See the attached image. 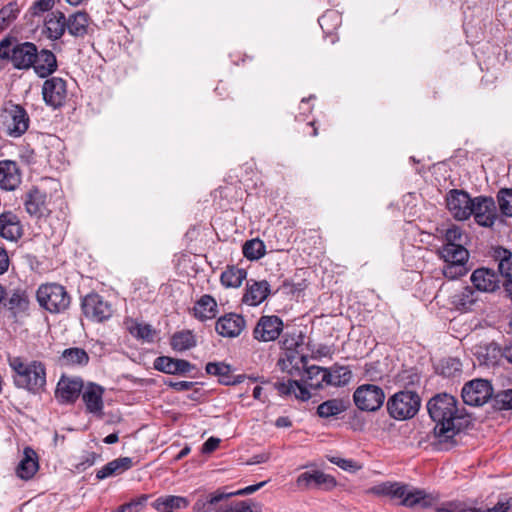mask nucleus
<instances>
[{"instance_id":"1","label":"nucleus","mask_w":512,"mask_h":512,"mask_svg":"<svg viewBox=\"0 0 512 512\" xmlns=\"http://www.w3.org/2000/svg\"><path fill=\"white\" fill-rule=\"evenodd\" d=\"M8 364L12 370L13 383L17 388L37 394L46 385V368L41 361H27L19 356H9Z\"/></svg>"},{"instance_id":"2","label":"nucleus","mask_w":512,"mask_h":512,"mask_svg":"<svg viewBox=\"0 0 512 512\" xmlns=\"http://www.w3.org/2000/svg\"><path fill=\"white\" fill-rule=\"evenodd\" d=\"M37 56V46L31 42H19L16 37L6 36L0 41V59L8 61L18 70L32 67Z\"/></svg>"},{"instance_id":"3","label":"nucleus","mask_w":512,"mask_h":512,"mask_svg":"<svg viewBox=\"0 0 512 512\" xmlns=\"http://www.w3.org/2000/svg\"><path fill=\"white\" fill-rule=\"evenodd\" d=\"M421 398L414 390H401L390 396L386 403L389 416L395 420H408L419 411Z\"/></svg>"},{"instance_id":"4","label":"nucleus","mask_w":512,"mask_h":512,"mask_svg":"<svg viewBox=\"0 0 512 512\" xmlns=\"http://www.w3.org/2000/svg\"><path fill=\"white\" fill-rule=\"evenodd\" d=\"M39 305L51 313L65 311L71 303V297L65 287L58 283L42 284L36 293Z\"/></svg>"},{"instance_id":"5","label":"nucleus","mask_w":512,"mask_h":512,"mask_svg":"<svg viewBox=\"0 0 512 512\" xmlns=\"http://www.w3.org/2000/svg\"><path fill=\"white\" fill-rule=\"evenodd\" d=\"M0 122L8 136L17 138L27 131L30 119L22 106L9 102L0 110Z\"/></svg>"},{"instance_id":"6","label":"nucleus","mask_w":512,"mask_h":512,"mask_svg":"<svg viewBox=\"0 0 512 512\" xmlns=\"http://www.w3.org/2000/svg\"><path fill=\"white\" fill-rule=\"evenodd\" d=\"M431 420L435 423L434 436L440 442L448 441V394L446 392L434 395L427 403Z\"/></svg>"},{"instance_id":"7","label":"nucleus","mask_w":512,"mask_h":512,"mask_svg":"<svg viewBox=\"0 0 512 512\" xmlns=\"http://www.w3.org/2000/svg\"><path fill=\"white\" fill-rule=\"evenodd\" d=\"M353 401L359 410L375 412L382 407L385 401V393L380 386L363 384L354 391Z\"/></svg>"},{"instance_id":"8","label":"nucleus","mask_w":512,"mask_h":512,"mask_svg":"<svg viewBox=\"0 0 512 512\" xmlns=\"http://www.w3.org/2000/svg\"><path fill=\"white\" fill-rule=\"evenodd\" d=\"M461 396L467 405L482 406L492 398L493 387L488 380L473 379L463 386Z\"/></svg>"},{"instance_id":"9","label":"nucleus","mask_w":512,"mask_h":512,"mask_svg":"<svg viewBox=\"0 0 512 512\" xmlns=\"http://www.w3.org/2000/svg\"><path fill=\"white\" fill-rule=\"evenodd\" d=\"M44 102L54 108L62 107L68 97L67 82L61 77H50L42 85Z\"/></svg>"},{"instance_id":"10","label":"nucleus","mask_w":512,"mask_h":512,"mask_svg":"<svg viewBox=\"0 0 512 512\" xmlns=\"http://www.w3.org/2000/svg\"><path fill=\"white\" fill-rule=\"evenodd\" d=\"M471 216L474 217L475 222L482 227H492L497 218V208L495 201L492 197L477 196L473 198V212Z\"/></svg>"},{"instance_id":"11","label":"nucleus","mask_w":512,"mask_h":512,"mask_svg":"<svg viewBox=\"0 0 512 512\" xmlns=\"http://www.w3.org/2000/svg\"><path fill=\"white\" fill-rule=\"evenodd\" d=\"M85 316L97 322L109 319L113 314L111 303L104 300L102 296L91 293L85 296L82 303Z\"/></svg>"},{"instance_id":"12","label":"nucleus","mask_w":512,"mask_h":512,"mask_svg":"<svg viewBox=\"0 0 512 512\" xmlns=\"http://www.w3.org/2000/svg\"><path fill=\"white\" fill-rule=\"evenodd\" d=\"M336 484L337 482L333 476L319 470L303 472L296 479V485L300 490H331Z\"/></svg>"},{"instance_id":"13","label":"nucleus","mask_w":512,"mask_h":512,"mask_svg":"<svg viewBox=\"0 0 512 512\" xmlns=\"http://www.w3.org/2000/svg\"><path fill=\"white\" fill-rule=\"evenodd\" d=\"M472 212L473 198L464 190H450V215L458 221H464L470 218Z\"/></svg>"},{"instance_id":"14","label":"nucleus","mask_w":512,"mask_h":512,"mask_svg":"<svg viewBox=\"0 0 512 512\" xmlns=\"http://www.w3.org/2000/svg\"><path fill=\"white\" fill-rule=\"evenodd\" d=\"M283 329V322L278 316H262L253 331L258 341L269 342L277 339Z\"/></svg>"},{"instance_id":"15","label":"nucleus","mask_w":512,"mask_h":512,"mask_svg":"<svg viewBox=\"0 0 512 512\" xmlns=\"http://www.w3.org/2000/svg\"><path fill=\"white\" fill-rule=\"evenodd\" d=\"M470 269L468 250L461 243H450V279L464 276Z\"/></svg>"},{"instance_id":"16","label":"nucleus","mask_w":512,"mask_h":512,"mask_svg":"<svg viewBox=\"0 0 512 512\" xmlns=\"http://www.w3.org/2000/svg\"><path fill=\"white\" fill-rule=\"evenodd\" d=\"M246 326L245 319L243 316L236 313H227L215 323L216 332L227 338H235L241 334Z\"/></svg>"},{"instance_id":"17","label":"nucleus","mask_w":512,"mask_h":512,"mask_svg":"<svg viewBox=\"0 0 512 512\" xmlns=\"http://www.w3.org/2000/svg\"><path fill=\"white\" fill-rule=\"evenodd\" d=\"M82 388L83 382L80 378L62 376L57 384L55 396L61 403H73L79 397Z\"/></svg>"},{"instance_id":"18","label":"nucleus","mask_w":512,"mask_h":512,"mask_svg":"<svg viewBox=\"0 0 512 512\" xmlns=\"http://www.w3.org/2000/svg\"><path fill=\"white\" fill-rule=\"evenodd\" d=\"M154 368L166 374L186 375L189 374L195 366L184 359L160 356L155 359Z\"/></svg>"},{"instance_id":"19","label":"nucleus","mask_w":512,"mask_h":512,"mask_svg":"<svg viewBox=\"0 0 512 512\" xmlns=\"http://www.w3.org/2000/svg\"><path fill=\"white\" fill-rule=\"evenodd\" d=\"M21 183V172L16 162L11 160L0 161V187L12 191Z\"/></svg>"},{"instance_id":"20","label":"nucleus","mask_w":512,"mask_h":512,"mask_svg":"<svg viewBox=\"0 0 512 512\" xmlns=\"http://www.w3.org/2000/svg\"><path fill=\"white\" fill-rule=\"evenodd\" d=\"M39 469L38 455L31 447H25L23 457L18 463L15 472L17 477L22 480H30L34 477Z\"/></svg>"},{"instance_id":"21","label":"nucleus","mask_w":512,"mask_h":512,"mask_svg":"<svg viewBox=\"0 0 512 512\" xmlns=\"http://www.w3.org/2000/svg\"><path fill=\"white\" fill-rule=\"evenodd\" d=\"M67 29L66 17L60 11L50 12L44 21L43 34L50 40H59Z\"/></svg>"},{"instance_id":"22","label":"nucleus","mask_w":512,"mask_h":512,"mask_svg":"<svg viewBox=\"0 0 512 512\" xmlns=\"http://www.w3.org/2000/svg\"><path fill=\"white\" fill-rule=\"evenodd\" d=\"M471 281L477 290L494 292L499 288L498 274L489 268L476 269L471 275Z\"/></svg>"},{"instance_id":"23","label":"nucleus","mask_w":512,"mask_h":512,"mask_svg":"<svg viewBox=\"0 0 512 512\" xmlns=\"http://www.w3.org/2000/svg\"><path fill=\"white\" fill-rule=\"evenodd\" d=\"M401 487L403 488V495L398 496L397 499H400V503L406 507L419 506L426 508L432 506L435 502V498L423 490L408 489L406 485H401Z\"/></svg>"},{"instance_id":"24","label":"nucleus","mask_w":512,"mask_h":512,"mask_svg":"<svg viewBox=\"0 0 512 512\" xmlns=\"http://www.w3.org/2000/svg\"><path fill=\"white\" fill-rule=\"evenodd\" d=\"M3 304L12 316L16 318L19 315L27 313L30 300L25 290L15 289L6 298H4Z\"/></svg>"},{"instance_id":"25","label":"nucleus","mask_w":512,"mask_h":512,"mask_svg":"<svg viewBox=\"0 0 512 512\" xmlns=\"http://www.w3.org/2000/svg\"><path fill=\"white\" fill-rule=\"evenodd\" d=\"M0 236L9 241H17L22 236V225L12 212L0 214Z\"/></svg>"},{"instance_id":"26","label":"nucleus","mask_w":512,"mask_h":512,"mask_svg":"<svg viewBox=\"0 0 512 512\" xmlns=\"http://www.w3.org/2000/svg\"><path fill=\"white\" fill-rule=\"evenodd\" d=\"M205 370L208 374L217 376L218 381L223 385L240 384L245 379V375H232L230 365L223 362H209Z\"/></svg>"},{"instance_id":"27","label":"nucleus","mask_w":512,"mask_h":512,"mask_svg":"<svg viewBox=\"0 0 512 512\" xmlns=\"http://www.w3.org/2000/svg\"><path fill=\"white\" fill-rule=\"evenodd\" d=\"M270 294V285L266 280L247 283L246 291L243 295V303L250 306L261 304Z\"/></svg>"},{"instance_id":"28","label":"nucleus","mask_w":512,"mask_h":512,"mask_svg":"<svg viewBox=\"0 0 512 512\" xmlns=\"http://www.w3.org/2000/svg\"><path fill=\"white\" fill-rule=\"evenodd\" d=\"M32 67L39 77L46 78L57 69L56 56L50 50L43 49L40 52L37 51V56Z\"/></svg>"},{"instance_id":"29","label":"nucleus","mask_w":512,"mask_h":512,"mask_svg":"<svg viewBox=\"0 0 512 512\" xmlns=\"http://www.w3.org/2000/svg\"><path fill=\"white\" fill-rule=\"evenodd\" d=\"M26 211L35 217H41L50 212L46 203V194L39 189L31 190L25 200Z\"/></svg>"},{"instance_id":"30","label":"nucleus","mask_w":512,"mask_h":512,"mask_svg":"<svg viewBox=\"0 0 512 512\" xmlns=\"http://www.w3.org/2000/svg\"><path fill=\"white\" fill-rule=\"evenodd\" d=\"M90 16L85 11H77L66 18L67 30L74 37H84L88 34Z\"/></svg>"},{"instance_id":"31","label":"nucleus","mask_w":512,"mask_h":512,"mask_svg":"<svg viewBox=\"0 0 512 512\" xmlns=\"http://www.w3.org/2000/svg\"><path fill=\"white\" fill-rule=\"evenodd\" d=\"M133 465V459L130 457H121L114 459L108 462L100 470L97 471L96 478L98 480H103L111 476L121 475L125 471L132 468Z\"/></svg>"},{"instance_id":"32","label":"nucleus","mask_w":512,"mask_h":512,"mask_svg":"<svg viewBox=\"0 0 512 512\" xmlns=\"http://www.w3.org/2000/svg\"><path fill=\"white\" fill-rule=\"evenodd\" d=\"M275 388L280 395L294 396L295 399L307 401L310 399L311 394L306 386L296 380H288L287 382H276Z\"/></svg>"},{"instance_id":"33","label":"nucleus","mask_w":512,"mask_h":512,"mask_svg":"<svg viewBox=\"0 0 512 512\" xmlns=\"http://www.w3.org/2000/svg\"><path fill=\"white\" fill-rule=\"evenodd\" d=\"M217 312L216 300L207 294L201 296L193 307L194 316L201 321L213 319Z\"/></svg>"},{"instance_id":"34","label":"nucleus","mask_w":512,"mask_h":512,"mask_svg":"<svg viewBox=\"0 0 512 512\" xmlns=\"http://www.w3.org/2000/svg\"><path fill=\"white\" fill-rule=\"evenodd\" d=\"M450 512H512V498L500 500L488 509L470 507L461 502H450Z\"/></svg>"},{"instance_id":"35","label":"nucleus","mask_w":512,"mask_h":512,"mask_svg":"<svg viewBox=\"0 0 512 512\" xmlns=\"http://www.w3.org/2000/svg\"><path fill=\"white\" fill-rule=\"evenodd\" d=\"M103 389L95 384L89 385L83 395L82 399L86 405V408L91 413L100 412L103 408L102 401Z\"/></svg>"},{"instance_id":"36","label":"nucleus","mask_w":512,"mask_h":512,"mask_svg":"<svg viewBox=\"0 0 512 512\" xmlns=\"http://www.w3.org/2000/svg\"><path fill=\"white\" fill-rule=\"evenodd\" d=\"M351 379V371L347 367L334 366L325 368V386H343Z\"/></svg>"},{"instance_id":"37","label":"nucleus","mask_w":512,"mask_h":512,"mask_svg":"<svg viewBox=\"0 0 512 512\" xmlns=\"http://www.w3.org/2000/svg\"><path fill=\"white\" fill-rule=\"evenodd\" d=\"M347 409V404L342 399H329L317 407V414L321 418H330L338 416Z\"/></svg>"},{"instance_id":"38","label":"nucleus","mask_w":512,"mask_h":512,"mask_svg":"<svg viewBox=\"0 0 512 512\" xmlns=\"http://www.w3.org/2000/svg\"><path fill=\"white\" fill-rule=\"evenodd\" d=\"M60 360L63 365L84 366L89 362V356L84 349L78 348V347H73V348L65 349L62 352Z\"/></svg>"},{"instance_id":"39","label":"nucleus","mask_w":512,"mask_h":512,"mask_svg":"<svg viewBox=\"0 0 512 512\" xmlns=\"http://www.w3.org/2000/svg\"><path fill=\"white\" fill-rule=\"evenodd\" d=\"M171 346L175 351H186L196 346V338L192 331L182 330L173 334Z\"/></svg>"},{"instance_id":"40","label":"nucleus","mask_w":512,"mask_h":512,"mask_svg":"<svg viewBox=\"0 0 512 512\" xmlns=\"http://www.w3.org/2000/svg\"><path fill=\"white\" fill-rule=\"evenodd\" d=\"M246 278V271L235 266L228 267L221 274V283L226 287H239Z\"/></svg>"},{"instance_id":"41","label":"nucleus","mask_w":512,"mask_h":512,"mask_svg":"<svg viewBox=\"0 0 512 512\" xmlns=\"http://www.w3.org/2000/svg\"><path fill=\"white\" fill-rule=\"evenodd\" d=\"M476 300L474 290L466 286L460 293L453 296L452 304L459 311H467L474 304Z\"/></svg>"},{"instance_id":"42","label":"nucleus","mask_w":512,"mask_h":512,"mask_svg":"<svg viewBox=\"0 0 512 512\" xmlns=\"http://www.w3.org/2000/svg\"><path fill=\"white\" fill-rule=\"evenodd\" d=\"M265 484H266V482L263 481L258 484H255V485L247 486V487L240 489L238 491H235V492L216 491L209 496L208 502L210 504H216V503H219L220 501H222L226 498H229L231 496H234V495L252 494V493L256 492L257 490H259L261 487H263Z\"/></svg>"},{"instance_id":"43","label":"nucleus","mask_w":512,"mask_h":512,"mask_svg":"<svg viewBox=\"0 0 512 512\" xmlns=\"http://www.w3.org/2000/svg\"><path fill=\"white\" fill-rule=\"evenodd\" d=\"M306 384L312 389L325 386V368L312 365L306 368Z\"/></svg>"},{"instance_id":"44","label":"nucleus","mask_w":512,"mask_h":512,"mask_svg":"<svg viewBox=\"0 0 512 512\" xmlns=\"http://www.w3.org/2000/svg\"><path fill=\"white\" fill-rule=\"evenodd\" d=\"M19 12L16 2H9L0 9V32L7 29L16 20Z\"/></svg>"},{"instance_id":"45","label":"nucleus","mask_w":512,"mask_h":512,"mask_svg":"<svg viewBox=\"0 0 512 512\" xmlns=\"http://www.w3.org/2000/svg\"><path fill=\"white\" fill-rule=\"evenodd\" d=\"M368 492L378 496H389L397 499L398 496L403 495V488L398 483L385 482L370 488Z\"/></svg>"},{"instance_id":"46","label":"nucleus","mask_w":512,"mask_h":512,"mask_svg":"<svg viewBox=\"0 0 512 512\" xmlns=\"http://www.w3.org/2000/svg\"><path fill=\"white\" fill-rule=\"evenodd\" d=\"M243 254L249 260L260 259L265 255L264 242L258 238L246 241L243 245Z\"/></svg>"},{"instance_id":"47","label":"nucleus","mask_w":512,"mask_h":512,"mask_svg":"<svg viewBox=\"0 0 512 512\" xmlns=\"http://www.w3.org/2000/svg\"><path fill=\"white\" fill-rule=\"evenodd\" d=\"M318 21L323 31L326 33H332L340 26L341 15L338 11L328 10L319 18Z\"/></svg>"},{"instance_id":"48","label":"nucleus","mask_w":512,"mask_h":512,"mask_svg":"<svg viewBox=\"0 0 512 512\" xmlns=\"http://www.w3.org/2000/svg\"><path fill=\"white\" fill-rule=\"evenodd\" d=\"M421 377L414 370H403L397 375L396 382L399 386L403 387L404 390H413L420 384Z\"/></svg>"},{"instance_id":"49","label":"nucleus","mask_w":512,"mask_h":512,"mask_svg":"<svg viewBox=\"0 0 512 512\" xmlns=\"http://www.w3.org/2000/svg\"><path fill=\"white\" fill-rule=\"evenodd\" d=\"M497 202L501 213L512 217V188L500 189L497 193Z\"/></svg>"},{"instance_id":"50","label":"nucleus","mask_w":512,"mask_h":512,"mask_svg":"<svg viewBox=\"0 0 512 512\" xmlns=\"http://www.w3.org/2000/svg\"><path fill=\"white\" fill-rule=\"evenodd\" d=\"M493 406L498 410L512 409V389L500 391L493 397Z\"/></svg>"},{"instance_id":"51","label":"nucleus","mask_w":512,"mask_h":512,"mask_svg":"<svg viewBox=\"0 0 512 512\" xmlns=\"http://www.w3.org/2000/svg\"><path fill=\"white\" fill-rule=\"evenodd\" d=\"M147 500V495H141L140 497L119 506L116 510L112 512H140L145 506Z\"/></svg>"},{"instance_id":"52","label":"nucleus","mask_w":512,"mask_h":512,"mask_svg":"<svg viewBox=\"0 0 512 512\" xmlns=\"http://www.w3.org/2000/svg\"><path fill=\"white\" fill-rule=\"evenodd\" d=\"M217 512H253L251 506L246 501L232 502L221 506Z\"/></svg>"},{"instance_id":"53","label":"nucleus","mask_w":512,"mask_h":512,"mask_svg":"<svg viewBox=\"0 0 512 512\" xmlns=\"http://www.w3.org/2000/svg\"><path fill=\"white\" fill-rule=\"evenodd\" d=\"M164 505L169 509L186 508L189 502L186 498L180 496H167L165 497Z\"/></svg>"},{"instance_id":"54","label":"nucleus","mask_w":512,"mask_h":512,"mask_svg":"<svg viewBox=\"0 0 512 512\" xmlns=\"http://www.w3.org/2000/svg\"><path fill=\"white\" fill-rule=\"evenodd\" d=\"M330 461L337 465L338 467L342 468L346 471H355L360 468V466L357 464V462L351 460V459H344L340 457H333L330 459Z\"/></svg>"},{"instance_id":"55","label":"nucleus","mask_w":512,"mask_h":512,"mask_svg":"<svg viewBox=\"0 0 512 512\" xmlns=\"http://www.w3.org/2000/svg\"><path fill=\"white\" fill-rule=\"evenodd\" d=\"M55 0H36L32 6L33 15L50 11L54 6Z\"/></svg>"},{"instance_id":"56","label":"nucleus","mask_w":512,"mask_h":512,"mask_svg":"<svg viewBox=\"0 0 512 512\" xmlns=\"http://www.w3.org/2000/svg\"><path fill=\"white\" fill-rule=\"evenodd\" d=\"M131 333L141 339H149L152 337V329L149 325L137 324L131 329Z\"/></svg>"},{"instance_id":"57","label":"nucleus","mask_w":512,"mask_h":512,"mask_svg":"<svg viewBox=\"0 0 512 512\" xmlns=\"http://www.w3.org/2000/svg\"><path fill=\"white\" fill-rule=\"evenodd\" d=\"M97 457L98 455L95 452H88L83 456L82 461L75 465V468L78 471H84L95 463Z\"/></svg>"},{"instance_id":"58","label":"nucleus","mask_w":512,"mask_h":512,"mask_svg":"<svg viewBox=\"0 0 512 512\" xmlns=\"http://www.w3.org/2000/svg\"><path fill=\"white\" fill-rule=\"evenodd\" d=\"M166 385L174 389L175 391H188L192 389L194 383L190 381H169L166 382Z\"/></svg>"},{"instance_id":"59","label":"nucleus","mask_w":512,"mask_h":512,"mask_svg":"<svg viewBox=\"0 0 512 512\" xmlns=\"http://www.w3.org/2000/svg\"><path fill=\"white\" fill-rule=\"evenodd\" d=\"M283 347L287 350H293L299 345V341L295 336L284 334L282 339Z\"/></svg>"},{"instance_id":"60","label":"nucleus","mask_w":512,"mask_h":512,"mask_svg":"<svg viewBox=\"0 0 512 512\" xmlns=\"http://www.w3.org/2000/svg\"><path fill=\"white\" fill-rule=\"evenodd\" d=\"M220 444V439L215 437H210L202 446L203 453H211L218 448Z\"/></svg>"},{"instance_id":"61","label":"nucleus","mask_w":512,"mask_h":512,"mask_svg":"<svg viewBox=\"0 0 512 512\" xmlns=\"http://www.w3.org/2000/svg\"><path fill=\"white\" fill-rule=\"evenodd\" d=\"M438 255L444 261V266L442 268L443 274L446 276V272L448 269V242L443 243L442 247L438 250Z\"/></svg>"},{"instance_id":"62","label":"nucleus","mask_w":512,"mask_h":512,"mask_svg":"<svg viewBox=\"0 0 512 512\" xmlns=\"http://www.w3.org/2000/svg\"><path fill=\"white\" fill-rule=\"evenodd\" d=\"M9 267V258L4 248L0 247V275L5 273Z\"/></svg>"},{"instance_id":"63","label":"nucleus","mask_w":512,"mask_h":512,"mask_svg":"<svg viewBox=\"0 0 512 512\" xmlns=\"http://www.w3.org/2000/svg\"><path fill=\"white\" fill-rule=\"evenodd\" d=\"M446 171V165L444 163H438L433 166V173L435 175V179L439 184L441 183V179L439 176H441L443 180L446 181V178L444 176Z\"/></svg>"},{"instance_id":"64","label":"nucleus","mask_w":512,"mask_h":512,"mask_svg":"<svg viewBox=\"0 0 512 512\" xmlns=\"http://www.w3.org/2000/svg\"><path fill=\"white\" fill-rule=\"evenodd\" d=\"M435 305L439 306L440 308L446 307V295L443 291L442 287L439 289L438 293L435 295L433 302Z\"/></svg>"}]
</instances>
